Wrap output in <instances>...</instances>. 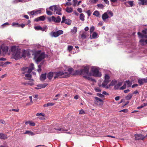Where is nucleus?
<instances>
[{
    "label": "nucleus",
    "instance_id": "f257e3e1",
    "mask_svg": "<svg viewBox=\"0 0 147 147\" xmlns=\"http://www.w3.org/2000/svg\"><path fill=\"white\" fill-rule=\"evenodd\" d=\"M11 52L16 59L21 58L20 50L15 46L11 47Z\"/></svg>",
    "mask_w": 147,
    "mask_h": 147
},
{
    "label": "nucleus",
    "instance_id": "f03ea898",
    "mask_svg": "<svg viewBox=\"0 0 147 147\" xmlns=\"http://www.w3.org/2000/svg\"><path fill=\"white\" fill-rule=\"evenodd\" d=\"M40 51H38L36 53L34 54V59L37 63L44 59L45 57V53H40Z\"/></svg>",
    "mask_w": 147,
    "mask_h": 147
},
{
    "label": "nucleus",
    "instance_id": "7ed1b4c3",
    "mask_svg": "<svg viewBox=\"0 0 147 147\" xmlns=\"http://www.w3.org/2000/svg\"><path fill=\"white\" fill-rule=\"evenodd\" d=\"M54 78L55 79L59 77L60 78H65L69 77V75L68 72H63V71H59L58 72H54Z\"/></svg>",
    "mask_w": 147,
    "mask_h": 147
},
{
    "label": "nucleus",
    "instance_id": "20e7f679",
    "mask_svg": "<svg viewBox=\"0 0 147 147\" xmlns=\"http://www.w3.org/2000/svg\"><path fill=\"white\" fill-rule=\"evenodd\" d=\"M34 69V64L33 63H32L30 64L29 67H24L21 69V70L22 71H24L22 73L24 74L26 72L28 73H30Z\"/></svg>",
    "mask_w": 147,
    "mask_h": 147
},
{
    "label": "nucleus",
    "instance_id": "39448f33",
    "mask_svg": "<svg viewBox=\"0 0 147 147\" xmlns=\"http://www.w3.org/2000/svg\"><path fill=\"white\" fill-rule=\"evenodd\" d=\"M91 71L93 74V76L95 77H100L101 76V73L99 72V70L95 67H93L91 69Z\"/></svg>",
    "mask_w": 147,
    "mask_h": 147
},
{
    "label": "nucleus",
    "instance_id": "423d86ee",
    "mask_svg": "<svg viewBox=\"0 0 147 147\" xmlns=\"http://www.w3.org/2000/svg\"><path fill=\"white\" fill-rule=\"evenodd\" d=\"M110 76L108 74H105V80L102 84V86L103 87H106V88H108V87L106 85L108 84L109 82Z\"/></svg>",
    "mask_w": 147,
    "mask_h": 147
},
{
    "label": "nucleus",
    "instance_id": "0eeeda50",
    "mask_svg": "<svg viewBox=\"0 0 147 147\" xmlns=\"http://www.w3.org/2000/svg\"><path fill=\"white\" fill-rule=\"evenodd\" d=\"M55 9L54 10V13L57 14L61 15V12L62 10L61 8L59 7V5H55Z\"/></svg>",
    "mask_w": 147,
    "mask_h": 147
},
{
    "label": "nucleus",
    "instance_id": "6e6552de",
    "mask_svg": "<svg viewBox=\"0 0 147 147\" xmlns=\"http://www.w3.org/2000/svg\"><path fill=\"white\" fill-rule=\"evenodd\" d=\"M71 20L69 19H66L64 16H63L62 18V20L61 21V23L64 22L65 24L68 25H70L71 23Z\"/></svg>",
    "mask_w": 147,
    "mask_h": 147
},
{
    "label": "nucleus",
    "instance_id": "1a4fd4ad",
    "mask_svg": "<svg viewBox=\"0 0 147 147\" xmlns=\"http://www.w3.org/2000/svg\"><path fill=\"white\" fill-rule=\"evenodd\" d=\"M89 68L88 66H86L84 68L80 70L81 74H88L89 73Z\"/></svg>",
    "mask_w": 147,
    "mask_h": 147
},
{
    "label": "nucleus",
    "instance_id": "9d476101",
    "mask_svg": "<svg viewBox=\"0 0 147 147\" xmlns=\"http://www.w3.org/2000/svg\"><path fill=\"white\" fill-rule=\"evenodd\" d=\"M135 139L136 140H143L145 138V137L142 134H135L134 135Z\"/></svg>",
    "mask_w": 147,
    "mask_h": 147
},
{
    "label": "nucleus",
    "instance_id": "9b49d317",
    "mask_svg": "<svg viewBox=\"0 0 147 147\" xmlns=\"http://www.w3.org/2000/svg\"><path fill=\"white\" fill-rule=\"evenodd\" d=\"M47 85L46 83H44L39 84L37 86V87H35V88L36 89H39L41 88H43L45 87Z\"/></svg>",
    "mask_w": 147,
    "mask_h": 147
},
{
    "label": "nucleus",
    "instance_id": "f8f14e48",
    "mask_svg": "<svg viewBox=\"0 0 147 147\" xmlns=\"http://www.w3.org/2000/svg\"><path fill=\"white\" fill-rule=\"evenodd\" d=\"M45 20V18L44 16H42L39 17L35 18L34 21L38 22L39 21H44Z\"/></svg>",
    "mask_w": 147,
    "mask_h": 147
},
{
    "label": "nucleus",
    "instance_id": "ddd939ff",
    "mask_svg": "<svg viewBox=\"0 0 147 147\" xmlns=\"http://www.w3.org/2000/svg\"><path fill=\"white\" fill-rule=\"evenodd\" d=\"M139 5H147V0H138Z\"/></svg>",
    "mask_w": 147,
    "mask_h": 147
},
{
    "label": "nucleus",
    "instance_id": "4468645a",
    "mask_svg": "<svg viewBox=\"0 0 147 147\" xmlns=\"http://www.w3.org/2000/svg\"><path fill=\"white\" fill-rule=\"evenodd\" d=\"M109 18V16L108 15L107 13H104L102 15V18L103 20L105 22L106 19Z\"/></svg>",
    "mask_w": 147,
    "mask_h": 147
},
{
    "label": "nucleus",
    "instance_id": "2eb2a0df",
    "mask_svg": "<svg viewBox=\"0 0 147 147\" xmlns=\"http://www.w3.org/2000/svg\"><path fill=\"white\" fill-rule=\"evenodd\" d=\"M54 75V73L52 72H49L47 75V78L50 80H51L52 78Z\"/></svg>",
    "mask_w": 147,
    "mask_h": 147
},
{
    "label": "nucleus",
    "instance_id": "dca6fc26",
    "mask_svg": "<svg viewBox=\"0 0 147 147\" xmlns=\"http://www.w3.org/2000/svg\"><path fill=\"white\" fill-rule=\"evenodd\" d=\"M1 49L3 53H6L7 52L9 48L7 46H2L1 47Z\"/></svg>",
    "mask_w": 147,
    "mask_h": 147
},
{
    "label": "nucleus",
    "instance_id": "f3484780",
    "mask_svg": "<svg viewBox=\"0 0 147 147\" xmlns=\"http://www.w3.org/2000/svg\"><path fill=\"white\" fill-rule=\"evenodd\" d=\"M94 98V103L95 104H98L99 102H102L103 101L101 99L97 97H95Z\"/></svg>",
    "mask_w": 147,
    "mask_h": 147
},
{
    "label": "nucleus",
    "instance_id": "a211bd4d",
    "mask_svg": "<svg viewBox=\"0 0 147 147\" xmlns=\"http://www.w3.org/2000/svg\"><path fill=\"white\" fill-rule=\"evenodd\" d=\"M7 138V136L5 135L4 134L1 133H0V138L5 140Z\"/></svg>",
    "mask_w": 147,
    "mask_h": 147
},
{
    "label": "nucleus",
    "instance_id": "6ab92c4d",
    "mask_svg": "<svg viewBox=\"0 0 147 147\" xmlns=\"http://www.w3.org/2000/svg\"><path fill=\"white\" fill-rule=\"evenodd\" d=\"M54 129H55V130H58V131H61L60 133H63V132H64V131H67V129H63V128H60V127L58 128L57 129L54 128ZM57 133H60V132H58Z\"/></svg>",
    "mask_w": 147,
    "mask_h": 147
},
{
    "label": "nucleus",
    "instance_id": "aec40b11",
    "mask_svg": "<svg viewBox=\"0 0 147 147\" xmlns=\"http://www.w3.org/2000/svg\"><path fill=\"white\" fill-rule=\"evenodd\" d=\"M78 75H81L80 71L77 70L74 71H73L72 73V75L73 76H76Z\"/></svg>",
    "mask_w": 147,
    "mask_h": 147
},
{
    "label": "nucleus",
    "instance_id": "412c9836",
    "mask_svg": "<svg viewBox=\"0 0 147 147\" xmlns=\"http://www.w3.org/2000/svg\"><path fill=\"white\" fill-rule=\"evenodd\" d=\"M46 78V73L42 74L40 76V79L41 80H44Z\"/></svg>",
    "mask_w": 147,
    "mask_h": 147
},
{
    "label": "nucleus",
    "instance_id": "4be33fe9",
    "mask_svg": "<svg viewBox=\"0 0 147 147\" xmlns=\"http://www.w3.org/2000/svg\"><path fill=\"white\" fill-rule=\"evenodd\" d=\"M87 33L86 32H83L82 33L81 35V37L82 39L86 38L87 37Z\"/></svg>",
    "mask_w": 147,
    "mask_h": 147
},
{
    "label": "nucleus",
    "instance_id": "5701e85b",
    "mask_svg": "<svg viewBox=\"0 0 147 147\" xmlns=\"http://www.w3.org/2000/svg\"><path fill=\"white\" fill-rule=\"evenodd\" d=\"M29 124L30 125L34 126L35 125V123L33 122H31L30 121H28L25 122V124L27 125Z\"/></svg>",
    "mask_w": 147,
    "mask_h": 147
},
{
    "label": "nucleus",
    "instance_id": "b1692460",
    "mask_svg": "<svg viewBox=\"0 0 147 147\" xmlns=\"http://www.w3.org/2000/svg\"><path fill=\"white\" fill-rule=\"evenodd\" d=\"M138 82L140 85H142L145 83L144 82V78L139 79L138 80Z\"/></svg>",
    "mask_w": 147,
    "mask_h": 147
},
{
    "label": "nucleus",
    "instance_id": "393cba45",
    "mask_svg": "<svg viewBox=\"0 0 147 147\" xmlns=\"http://www.w3.org/2000/svg\"><path fill=\"white\" fill-rule=\"evenodd\" d=\"M84 18L85 16L83 13H81L80 14L79 18L82 21H84L85 20Z\"/></svg>",
    "mask_w": 147,
    "mask_h": 147
},
{
    "label": "nucleus",
    "instance_id": "a878e982",
    "mask_svg": "<svg viewBox=\"0 0 147 147\" xmlns=\"http://www.w3.org/2000/svg\"><path fill=\"white\" fill-rule=\"evenodd\" d=\"M24 134H28L29 135L33 136L34 135V134L32 132L29 131H27L25 132L24 133Z\"/></svg>",
    "mask_w": 147,
    "mask_h": 147
},
{
    "label": "nucleus",
    "instance_id": "bb28decb",
    "mask_svg": "<svg viewBox=\"0 0 147 147\" xmlns=\"http://www.w3.org/2000/svg\"><path fill=\"white\" fill-rule=\"evenodd\" d=\"M77 32V28L76 27H74L71 30V32L73 34H75Z\"/></svg>",
    "mask_w": 147,
    "mask_h": 147
},
{
    "label": "nucleus",
    "instance_id": "cd10ccee",
    "mask_svg": "<svg viewBox=\"0 0 147 147\" xmlns=\"http://www.w3.org/2000/svg\"><path fill=\"white\" fill-rule=\"evenodd\" d=\"M73 10V9L71 7H67L66 9V11L68 13L71 12Z\"/></svg>",
    "mask_w": 147,
    "mask_h": 147
},
{
    "label": "nucleus",
    "instance_id": "c85d7f7f",
    "mask_svg": "<svg viewBox=\"0 0 147 147\" xmlns=\"http://www.w3.org/2000/svg\"><path fill=\"white\" fill-rule=\"evenodd\" d=\"M132 96V94H128V95L125 98L127 100H130Z\"/></svg>",
    "mask_w": 147,
    "mask_h": 147
},
{
    "label": "nucleus",
    "instance_id": "c756f323",
    "mask_svg": "<svg viewBox=\"0 0 147 147\" xmlns=\"http://www.w3.org/2000/svg\"><path fill=\"white\" fill-rule=\"evenodd\" d=\"M93 14V15L96 17H99V16L100 15V14L99 11L97 10L95 11L94 12Z\"/></svg>",
    "mask_w": 147,
    "mask_h": 147
},
{
    "label": "nucleus",
    "instance_id": "7c9ffc66",
    "mask_svg": "<svg viewBox=\"0 0 147 147\" xmlns=\"http://www.w3.org/2000/svg\"><path fill=\"white\" fill-rule=\"evenodd\" d=\"M50 34L52 37H57L58 36H57V34L56 32H51Z\"/></svg>",
    "mask_w": 147,
    "mask_h": 147
},
{
    "label": "nucleus",
    "instance_id": "2f4dec72",
    "mask_svg": "<svg viewBox=\"0 0 147 147\" xmlns=\"http://www.w3.org/2000/svg\"><path fill=\"white\" fill-rule=\"evenodd\" d=\"M57 34V36H58L62 34L63 33V31L61 30H59L57 31L56 32Z\"/></svg>",
    "mask_w": 147,
    "mask_h": 147
},
{
    "label": "nucleus",
    "instance_id": "473e14b6",
    "mask_svg": "<svg viewBox=\"0 0 147 147\" xmlns=\"http://www.w3.org/2000/svg\"><path fill=\"white\" fill-rule=\"evenodd\" d=\"M73 69L72 68H69L68 69V71L69 72V73L68 74L69 75V77L70 74H72L73 73Z\"/></svg>",
    "mask_w": 147,
    "mask_h": 147
},
{
    "label": "nucleus",
    "instance_id": "72a5a7b5",
    "mask_svg": "<svg viewBox=\"0 0 147 147\" xmlns=\"http://www.w3.org/2000/svg\"><path fill=\"white\" fill-rule=\"evenodd\" d=\"M61 19L60 17L59 16H58L56 19V23H59L61 22Z\"/></svg>",
    "mask_w": 147,
    "mask_h": 147
},
{
    "label": "nucleus",
    "instance_id": "f704fd0d",
    "mask_svg": "<svg viewBox=\"0 0 147 147\" xmlns=\"http://www.w3.org/2000/svg\"><path fill=\"white\" fill-rule=\"evenodd\" d=\"M134 2L133 1H129L127 2V3H128L131 7H132L134 5Z\"/></svg>",
    "mask_w": 147,
    "mask_h": 147
},
{
    "label": "nucleus",
    "instance_id": "c9c22d12",
    "mask_svg": "<svg viewBox=\"0 0 147 147\" xmlns=\"http://www.w3.org/2000/svg\"><path fill=\"white\" fill-rule=\"evenodd\" d=\"M125 82L127 84L128 87H130L132 84V82L129 80L126 81Z\"/></svg>",
    "mask_w": 147,
    "mask_h": 147
},
{
    "label": "nucleus",
    "instance_id": "e433bc0d",
    "mask_svg": "<svg viewBox=\"0 0 147 147\" xmlns=\"http://www.w3.org/2000/svg\"><path fill=\"white\" fill-rule=\"evenodd\" d=\"M97 36V33L95 32H93L92 34V38H96Z\"/></svg>",
    "mask_w": 147,
    "mask_h": 147
},
{
    "label": "nucleus",
    "instance_id": "4c0bfd02",
    "mask_svg": "<svg viewBox=\"0 0 147 147\" xmlns=\"http://www.w3.org/2000/svg\"><path fill=\"white\" fill-rule=\"evenodd\" d=\"M73 47L71 45H68L67 49L69 52H71L72 50Z\"/></svg>",
    "mask_w": 147,
    "mask_h": 147
},
{
    "label": "nucleus",
    "instance_id": "58836bf2",
    "mask_svg": "<svg viewBox=\"0 0 147 147\" xmlns=\"http://www.w3.org/2000/svg\"><path fill=\"white\" fill-rule=\"evenodd\" d=\"M122 84V83L121 82H119L117 85H115V88L116 89H117V88H119V86H121Z\"/></svg>",
    "mask_w": 147,
    "mask_h": 147
},
{
    "label": "nucleus",
    "instance_id": "ea45409f",
    "mask_svg": "<svg viewBox=\"0 0 147 147\" xmlns=\"http://www.w3.org/2000/svg\"><path fill=\"white\" fill-rule=\"evenodd\" d=\"M107 14L110 15L111 17H112L113 16V13L111 11H107Z\"/></svg>",
    "mask_w": 147,
    "mask_h": 147
},
{
    "label": "nucleus",
    "instance_id": "a19ab883",
    "mask_svg": "<svg viewBox=\"0 0 147 147\" xmlns=\"http://www.w3.org/2000/svg\"><path fill=\"white\" fill-rule=\"evenodd\" d=\"M34 28L36 30H40L41 29V27L40 26H35Z\"/></svg>",
    "mask_w": 147,
    "mask_h": 147
},
{
    "label": "nucleus",
    "instance_id": "79ce46f5",
    "mask_svg": "<svg viewBox=\"0 0 147 147\" xmlns=\"http://www.w3.org/2000/svg\"><path fill=\"white\" fill-rule=\"evenodd\" d=\"M25 50H23V52L22 54L21 57H23L24 58H25L26 57V53L25 52Z\"/></svg>",
    "mask_w": 147,
    "mask_h": 147
},
{
    "label": "nucleus",
    "instance_id": "37998d69",
    "mask_svg": "<svg viewBox=\"0 0 147 147\" xmlns=\"http://www.w3.org/2000/svg\"><path fill=\"white\" fill-rule=\"evenodd\" d=\"M54 105V103L52 102H49L47 104V107L52 106Z\"/></svg>",
    "mask_w": 147,
    "mask_h": 147
},
{
    "label": "nucleus",
    "instance_id": "c03bdc74",
    "mask_svg": "<svg viewBox=\"0 0 147 147\" xmlns=\"http://www.w3.org/2000/svg\"><path fill=\"white\" fill-rule=\"evenodd\" d=\"M94 30V26H92L90 28V32L91 33L93 32Z\"/></svg>",
    "mask_w": 147,
    "mask_h": 147
},
{
    "label": "nucleus",
    "instance_id": "a18cd8bd",
    "mask_svg": "<svg viewBox=\"0 0 147 147\" xmlns=\"http://www.w3.org/2000/svg\"><path fill=\"white\" fill-rule=\"evenodd\" d=\"M138 35L139 36H140L141 38H142L144 37V35L142 34L140 32H138Z\"/></svg>",
    "mask_w": 147,
    "mask_h": 147
},
{
    "label": "nucleus",
    "instance_id": "49530a36",
    "mask_svg": "<svg viewBox=\"0 0 147 147\" xmlns=\"http://www.w3.org/2000/svg\"><path fill=\"white\" fill-rule=\"evenodd\" d=\"M117 83V81L115 80H113L111 83V84L113 86L115 85Z\"/></svg>",
    "mask_w": 147,
    "mask_h": 147
},
{
    "label": "nucleus",
    "instance_id": "de8ad7c7",
    "mask_svg": "<svg viewBox=\"0 0 147 147\" xmlns=\"http://www.w3.org/2000/svg\"><path fill=\"white\" fill-rule=\"evenodd\" d=\"M38 69H37V71L39 72L40 73L41 71V67L40 65H38Z\"/></svg>",
    "mask_w": 147,
    "mask_h": 147
},
{
    "label": "nucleus",
    "instance_id": "09e8293b",
    "mask_svg": "<svg viewBox=\"0 0 147 147\" xmlns=\"http://www.w3.org/2000/svg\"><path fill=\"white\" fill-rule=\"evenodd\" d=\"M126 88V83H125L124 85L121 87L120 88V89L121 90H123L125 89Z\"/></svg>",
    "mask_w": 147,
    "mask_h": 147
},
{
    "label": "nucleus",
    "instance_id": "8fccbe9b",
    "mask_svg": "<svg viewBox=\"0 0 147 147\" xmlns=\"http://www.w3.org/2000/svg\"><path fill=\"white\" fill-rule=\"evenodd\" d=\"M95 91L98 92H100L101 91V90L98 87L95 88Z\"/></svg>",
    "mask_w": 147,
    "mask_h": 147
},
{
    "label": "nucleus",
    "instance_id": "3c124183",
    "mask_svg": "<svg viewBox=\"0 0 147 147\" xmlns=\"http://www.w3.org/2000/svg\"><path fill=\"white\" fill-rule=\"evenodd\" d=\"M46 13L47 14H48L49 15H52L53 13L51 11L47 10H46Z\"/></svg>",
    "mask_w": 147,
    "mask_h": 147
},
{
    "label": "nucleus",
    "instance_id": "603ef678",
    "mask_svg": "<svg viewBox=\"0 0 147 147\" xmlns=\"http://www.w3.org/2000/svg\"><path fill=\"white\" fill-rule=\"evenodd\" d=\"M55 5H53V6H50L49 8V9L50 10H52V11H53V9H54V10L55 9Z\"/></svg>",
    "mask_w": 147,
    "mask_h": 147
},
{
    "label": "nucleus",
    "instance_id": "864d4df0",
    "mask_svg": "<svg viewBox=\"0 0 147 147\" xmlns=\"http://www.w3.org/2000/svg\"><path fill=\"white\" fill-rule=\"evenodd\" d=\"M28 73V74H26L25 76L27 78H31L32 77V75Z\"/></svg>",
    "mask_w": 147,
    "mask_h": 147
},
{
    "label": "nucleus",
    "instance_id": "5fc2aeb1",
    "mask_svg": "<svg viewBox=\"0 0 147 147\" xmlns=\"http://www.w3.org/2000/svg\"><path fill=\"white\" fill-rule=\"evenodd\" d=\"M35 14L40 13H41V10L40 9L35 11Z\"/></svg>",
    "mask_w": 147,
    "mask_h": 147
},
{
    "label": "nucleus",
    "instance_id": "6e6d98bb",
    "mask_svg": "<svg viewBox=\"0 0 147 147\" xmlns=\"http://www.w3.org/2000/svg\"><path fill=\"white\" fill-rule=\"evenodd\" d=\"M36 115L37 116H43V117H44L45 116V114L44 113H37L36 114Z\"/></svg>",
    "mask_w": 147,
    "mask_h": 147
},
{
    "label": "nucleus",
    "instance_id": "4d7b16f0",
    "mask_svg": "<svg viewBox=\"0 0 147 147\" xmlns=\"http://www.w3.org/2000/svg\"><path fill=\"white\" fill-rule=\"evenodd\" d=\"M97 5L98 7L102 9H103L104 7V6L101 4H98Z\"/></svg>",
    "mask_w": 147,
    "mask_h": 147
},
{
    "label": "nucleus",
    "instance_id": "13d9d810",
    "mask_svg": "<svg viewBox=\"0 0 147 147\" xmlns=\"http://www.w3.org/2000/svg\"><path fill=\"white\" fill-rule=\"evenodd\" d=\"M85 113V112L83 109H81L80 111L79 114H84Z\"/></svg>",
    "mask_w": 147,
    "mask_h": 147
},
{
    "label": "nucleus",
    "instance_id": "bf43d9fd",
    "mask_svg": "<svg viewBox=\"0 0 147 147\" xmlns=\"http://www.w3.org/2000/svg\"><path fill=\"white\" fill-rule=\"evenodd\" d=\"M16 2L17 3L22 2L24 3L25 2V0H16Z\"/></svg>",
    "mask_w": 147,
    "mask_h": 147
},
{
    "label": "nucleus",
    "instance_id": "052dcab7",
    "mask_svg": "<svg viewBox=\"0 0 147 147\" xmlns=\"http://www.w3.org/2000/svg\"><path fill=\"white\" fill-rule=\"evenodd\" d=\"M73 2H74L73 6H75L78 2V1L77 0H73Z\"/></svg>",
    "mask_w": 147,
    "mask_h": 147
},
{
    "label": "nucleus",
    "instance_id": "680f3d73",
    "mask_svg": "<svg viewBox=\"0 0 147 147\" xmlns=\"http://www.w3.org/2000/svg\"><path fill=\"white\" fill-rule=\"evenodd\" d=\"M51 18L52 21L55 22L56 18H55V17L54 16H53L51 17Z\"/></svg>",
    "mask_w": 147,
    "mask_h": 147
},
{
    "label": "nucleus",
    "instance_id": "e2e57ef3",
    "mask_svg": "<svg viewBox=\"0 0 147 147\" xmlns=\"http://www.w3.org/2000/svg\"><path fill=\"white\" fill-rule=\"evenodd\" d=\"M97 95L101 98H103L104 97V96L103 95L100 93H98Z\"/></svg>",
    "mask_w": 147,
    "mask_h": 147
},
{
    "label": "nucleus",
    "instance_id": "0e129e2a",
    "mask_svg": "<svg viewBox=\"0 0 147 147\" xmlns=\"http://www.w3.org/2000/svg\"><path fill=\"white\" fill-rule=\"evenodd\" d=\"M86 13H87L88 16H90L91 13V12L90 11V10H88L86 12Z\"/></svg>",
    "mask_w": 147,
    "mask_h": 147
},
{
    "label": "nucleus",
    "instance_id": "69168bd1",
    "mask_svg": "<svg viewBox=\"0 0 147 147\" xmlns=\"http://www.w3.org/2000/svg\"><path fill=\"white\" fill-rule=\"evenodd\" d=\"M128 110L127 109H125L120 111V112H123L125 113H126L127 112Z\"/></svg>",
    "mask_w": 147,
    "mask_h": 147
},
{
    "label": "nucleus",
    "instance_id": "338daca9",
    "mask_svg": "<svg viewBox=\"0 0 147 147\" xmlns=\"http://www.w3.org/2000/svg\"><path fill=\"white\" fill-rule=\"evenodd\" d=\"M77 10L80 13H82V10L81 8H78L77 9Z\"/></svg>",
    "mask_w": 147,
    "mask_h": 147
},
{
    "label": "nucleus",
    "instance_id": "774afa93",
    "mask_svg": "<svg viewBox=\"0 0 147 147\" xmlns=\"http://www.w3.org/2000/svg\"><path fill=\"white\" fill-rule=\"evenodd\" d=\"M145 40L144 39H142L140 40V42L142 44H143V42H145Z\"/></svg>",
    "mask_w": 147,
    "mask_h": 147
}]
</instances>
